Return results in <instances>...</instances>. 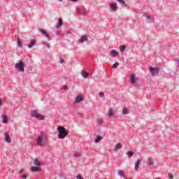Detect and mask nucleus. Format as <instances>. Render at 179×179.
<instances>
[{"label": "nucleus", "mask_w": 179, "mask_h": 179, "mask_svg": "<svg viewBox=\"0 0 179 179\" xmlns=\"http://www.w3.org/2000/svg\"><path fill=\"white\" fill-rule=\"evenodd\" d=\"M38 146H44L47 143V134L44 131H41V134L36 139Z\"/></svg>", "instance_id": "obj_1"}, {"label": "nucleus", "mask_w": 179, "mask_h": 179, "mask_svg": "<svg viewBox=\"0 0 179 179\" xmlns=\"http://www.w3.org/2000/svg\"><path fill=\"white\" fill-rule=\"evenodd\" d=\"M57 131L59 132V139H65V137L68 135V134H69V131H68V130L62 126H59L57 127Z\"/></svg>", "instance_id": "obj_2"}, {"label": "nucleus", "mask_w": 179, "mask_h": 179, "mask_svg": "<svg viewBox=\"0 0 179 179\" xmlns=\"http://www.w3.org/2000/svg\"><path fill=\"white\" fill-rule=\"evenodd\" d=\"M31 117L32 118H36V120H38L39 121H44L45 117L43 115L37 113V110H34L30 111Z\"/></svg>", "instance_id": "obj_3"}, {"label": "nucleus", "mask_w": 179, "mask_h": 179, "mask_svg": "<svg viewBox=\"0 0 179 179\" xmlns=\"http://www.w3.org/2000/svg\"><path fill=\"white\" fill-rule=\"evenodd\" d=\"M24 66H26V64L22 60H20L18 63L15 64V69L20 72H24Z\"/></svg>", "instance_id": "obj_4"}, {"label": "nucleus", "mask_w": 179, "mask_h": 179, "mask_svg": "<svg viewBox=\"0 0 179 179\" xmlns=\"http://www.w3.org/2000/svg\"><path fill=\"white\" fill-rule=\"evenodd\" d=\"M150 72L152 76L157 75L160 72V68L159 67H150Z\"/></svg>", "instance_id": "obj_5"}, {"label": "nucleus", "mask_w": 179, "mask_h": 179, "mask_svg": "<svg viewBox=\"0 0 179 179\" xmlns=\"http://www.w3.org/2000/svg\"><path fill=\"white\" fill-rule=\"evenodd\" d=\"M38 30L43 34V36L46 37L48 41L51 40V37H50V34L47 32V31L41 28H38Z\"/></svg>", "instance_id": "obj_6"}, {"label": "nucleus", "mask_w": 179, "mask_h": 179, "mask_svg": "<svg viewBox=\"0 0 179 179\" xmlns=\"http://www.w3.org/2000/svg\"><path fill=\"white\" fill-rule=\"evenodd\" d=\"M76 12L77 13H78V15H81L82 16H86V13L87 11L86 10V8H84L83 10L80 8H77Z\"/></svg>", "instance_id": "obj_7"}, {"label": "nucleus", "mask_w": 179, "mask_h": 179, "mask_svg": "<svg viewBox=\"0 0 179 179\" xmlns=\"http://www.w3.org/2000/svg\"><path fill=\"white\" fill-rule=\"evenodd\" d=\"M5 135V141L7 142V143H10L12 142V140L10 139V136H9V133L6 132L4 134Z\"/></svg>", "instance_id": "obj_8"}, {"label": "nucleus", "mask_w": 179, "mask_h": 179, "mask_svg": "<svg viewBox=\"0 0 179 179\" xmlns=\"http://www.w3.org/2000/svg\"><path fill=\"white\" fill-rule=\"evenodd\" d=\"M84 100L83 96L80 94L76 96V103H82V101Z\"/></svg>", "instance_id": "obj_9"}, {"label": "nucleus", "mask_w": 179, "mask_h": 179, "mask_svg": "<svg viewBox=\"0 0 179 179\" xmlns=\"http://www.w3.org/2000/svg\"><path fill=\"white\" fill-rule=\"evenodd\" d=\"M34 45H36V41H34V39H31L30 43L27 45L28 48H33Z\"/></svg>", "instance_id": "obj_10"}, {"label": "nucleus", "mask_w": 179, "mask_h": 179, "mask_svg": "<svg viewBox=\"0 0 179 179\" xmlns=\"http://www.w3.org/2000/svg\"><path fill=\"white\" fill-rule=\"evenodd\" d=\"M110 8L112 10L116 11V10H118V6H117V4H115V3H110Z\"/></svg>", "instance_id": "obj_11"}, {"label": "nucleus", "mask_w": 179, "mask_h": 179, "mask_svg": "<svg viewBox=\"0 0 179 179\" xmlns=\"http://www.w3.org/2000/svg\"><path fill=\"white\" fill-rule=\"evenodd\" d=\"M130 81L132 85L136 83V77H135V74H132L130 77Z\"/></svg>", "instance_id": "obj_12"}, {"label": "nucleus", "mask_w": 179, "mask_h": 179, "mask_svg": "<svg viewBox=\"0 0 179 179\" xmlns=\"http://www.w3.org/2000/svg\"><path fill=\"white\" fill-rule=\"evenodd\" d=\"M1 117L3 118V124H8L9 121V118L8 117V116L6 115H2Z\"/></svg>", "instance_id": "obj_13"}, {"label": "nucleus", "mask_w": 179, "mask_h": 179, "mask_svg": "<svg viewBox=\"0 0 179 179\" xmlns=\"http://www.w3.org/2000/svg\"><path fill=\"white\" fill-rule=\"evenodd\" d=\"M154 163H155V161L153 160V158L150 157L148 159V161H147L148 166H153Z\"/></svg>", "instance_id": "obj_14"}, {"label": "nucleus", "mask_w": 179, "mask_h": 179, "mask_svg": "<svg viewBox=\"0 0 179 179\" xmlns=\"http://www.w3.org/2000/svg\"><path fill=\"white\" fill-rule=\"evenodd\" d=\"M31 171H32V173H37L40 171V168L38 166H32L31 168Z\"/></svg>", "instance_id": "obj_15"}, {"label": "nucleus", "mask_w": 179, "mask_h": 179, "mask_svg": "<svg viewBox=\"0 0 179 179\" xmlns=\"http://www.w3.org/2000/svg\"><path fill=\"white\" fill-rule=\"evenodd\" d=\"M139 166H141V159H138L136 163H135V166H134V169L136 170H138L139 169Z\"/></svg>", "instance_id": "obj_16"}, {"label": "nucleus", "mask_w": 179, "mask_h": 179, "mask_svg": "<svg viewBox=\"0 0 179 179\" xmlns=\"http://www.w3.org/2000/svg\"><path fill=\"white\" fill-rule=\"evenodd\" d=\"M122 148V144L121 143H118L117 144L115 145V152H117L118 150L121 149Z\"/></svg>", "instance_id": "obj_17"}, {"label": "nucleus", "mask_w": 179, "mask_h": 179, "mask_svg": "<svg viewBox=\"0 0 179 179\" xmlns=\"http://www.w3.org/2000/svg\"><path fill=\"white\" fill-rule=\"evenodd\" d=\"M144 16L148 19V20H149V23H152V22H153V17H152V16L148 14H144Z\"/></svg>", "instance_id": "obj_18"}, {"label": "nucleus", "mask_w": 179, "mask_h": 179, "mask_svg": "<svg viewBox=\"0 0 179 179\" xmlns=\"http://www.w3.org/2000/svg\"><path fill=\"white\" fill-rule=\"evenodd\" d=\"M110 57H112V58H115V57H117V50H110Z\"/></svg>", "instance_id": "obj_19"}, {"label": "nucleus", "mask_w": 179, "mask_h": 179, "mask_svg": "<svg viewBox=\"0 0 179 179\" xmlns=\"http://www.w3.org/2000/svg\"><path fill=\"white\" fill-rule=\"evenodd\" d=\"M85 41H87V36L86 35H83L80 38V43H85Z\"/></svg>", "instance_id": "obj_20"}, {"label": "nucleus", "mask_w": 179, "mask_h": 179, "mask_svg": "<svg viewBox=\"0 0 179 179\" xmlns=\"http://www.w3.org/2000/svg\"><path fill=\"white\" fill-rule=\"evenodd\" d=\"M63 24L62 20H59L57 24L55 26L56 29H59Z\"/></svg>", "instance_id": "obj_21"}, {"label": "nucleus", "mask_w": 179, "mask_h": 179, "mask_svg": "<svg viewBox=\"0 0 179 179\" xmlns=\"http://www.w3.org/2000/svg\"><path fill=\"white\" fill-rule=\"evenodd\" d=\"M17 43L19 48H22L23 47V43H22V41L20 40V38H17Z\"/></svg>", "instance_id": "obj_22"}, {"label": "nucleus", "mask_w": 179, "mask_h": 179, "mask_svg": "<svg viewBox=\"0 0 179 179\" xmlns=\"http://www.w3.org/2000/svg\"><path fill=\"white\" fill-rule=\"evenodd\" d=\"M81 75H82L83 78L86 79L89 76V72H87V71H86V72L83 71V72H81Z\"/></svg>", "instance_id": "obj_23"}, {"label": "nucleus", "mask_w": 179, "mask_h": 179, "mask_svg": "<svg viewBox=\"0 0 179 179\" xmlns=\"http://www.w3.org/2000/svg\"><path fill=\"white\" fill-rule=\"evenodd\" d=\"M73 156H74V157L79 159V158L82 157V152H75Z\"/></svg>", "instance_id": "obj_24"}, {"label": "nucleus", "mask_w": 179, "mask_h": 179, "mask_svg": "<svg viewBox=\"0 0 179 179\" xmlns=\"http://www.w3.org/2000/svg\"><path fill=\"white\" fill-rule=\"evenodd\" d=\"M101 139H103V138H101V136H96L94 140L95 143H99V142H100V141H101Z\"/></svg>", "instance_id": "obj_25"}, {"label": "nucleus", "mask_w": 179, "mask_h": 179, "mask_svg": "<svg viewBox=\"0 0 179 179\" xmlns=\"http://www.w3.org/2000/svg\"><path fill=\"white\" fill-rule=\"evenodd\" d=\"M127 155L128 157H132V156H134V152L129 150V151H127Z\"/></svg>", "instance_id": "obj_26"}, {"label": "nucleus", "mask_w": 179, "mask_h": 179, "mask_svg": "<svg viewBox=\"0 0 179 179\" xmlns=\"http://www.w3.org/2000/svg\"><path fill=\"white\" fill-rule=\"evenodd\" d=\"M35 167H40V162L38 159H36L34 161Z\"/></svg>", "instance_id": "obj_27"}, {"label": "nucleus", "mask_w": 179, "mask_h": 179, "mask_svg": "<svg viewBox=\"0 0 179 179\" xmlns=\"http://www.w3.org/2000/svg\"><path fill=\"white\" fill-rule=\"evenodd\" d=\"M114 115V110L110 109L108 112V117H113Z\"/></svg>", "instance_id": "obj_28"}, {"label": "nucleus", "mask_w": 179, "mask_h": 179, "mask_svg": "<svg viewBox=\"0 0 179 179\" xmlns=\"http://www.w3.org/2000/svg\"><path fill=\"white\" fill-rule=\"evenodd\" d=\"M125 48H127V46L120 45V52H123L124 51H125Z\"/></svg>", "instance_id": "obj_29"}, {"label": "nucleus", "mask_w": 179, "mask_h": 179, "mask_svg": "<svg viewBox=\"0 0 179 179\" xmlns=\"http://www.w3.org/2000/svg\"><path fill=\"white\" fill-rule=\"evenodd\" d=\"M118 174L121 176V177H125V173H124V171H121L120 170L118 172Z\"/></svg>", "instance_id": "obj_30"}, {"label": "nucleus", "mask_w": 179, "mask_h": 179, "mask_svg": "<svg viewBox=\"0 0 179 179\" xmlns=\"http://www.w3.org/2000/svg\"><path fill=\"white\" fill-rule=\"evenodd\" d=\"M129 113V110H128V108H125L122 110V114L127 115Z\"/></svg>", "instance_id": "obj_31"}, {"label": "nucleus", "mask_w": 179, "mask_h": 179, "mask_svg": "<svg viewBox=\"0 0 179 179\" xmlns=\"http://www.w3.org/2000/svg\"><path fill=\"white\" fill-rule=\"evenodd\" d=\"M120 65V63L118 62H115L112 68H113V69H115L117 68V66H118Z\"/></svg>", "instance_id": "obj_32"}, {"label": "nucleus", "mask_w": 179, "mask_h": 179, "mask_svg": "<svg viewBox=\"0 0 179 179\" xmlns=\"http://www.w3.org/2000/svg\"><path fill=\"white\" fill-rule=\"evenodd\" d=\"M97 124L98 125H101V124H103V119H98Z\"/></svg>", "instance_id": "obj_33"}, {"label": "nucleus", "mask_w": 179, "mask_h": 179, "mask_svg": "<svg viewBox=\"0 0 179 179\" xmlns=\"http://www.w3.org/2000/svg\"><path fill=\"white\" fill-rule=\"evenodd\" d=\"M59 176L62 178V177L65 176V173L63 172L62 171H60Z\"/></svg>", "instance_id": "obj_34"}, {"label": "nucleus", "mask_w": 179, "mask_h": 179, "mask_svg": "<svg viewBox=\"0 0 179 179\" xmlns=\"http://www.w3.org/2000/svg\"><path fill=\"white\" fill-rule=\"evenodd\" d=\"M44 47H47L48 48H50V43L47 42H43Z\"/></svg>", "instance_id": "obj_35"}, {"label": "nucleus", "mask_w": 179, "mask_h": 179, "mask_svg": "<svg viewBox=\"0 0 179 179\" xmlns=\"http://www.w3.org/2000/svg\"><path fill=\"white\" fill-rule=\"evenodd\" d=\"M61 90H68V86L64 85L62 87L60 88Z\"/></svg>", "instance_id": "obj_36"}, {"label": "nucleus", "mask_w": 179, "mask_h": 179, "mask_svg": "<svg viewBox=\"0 0 179 179\" xmlns=\"http://www.w3.org/2000/svg\"><path fill=\"white\" fill-rule=\"evenodd\" d=\"M116 1L122 5H124V3H125V1L124 0H116Z\"/></svg>", "instance_id": "obj_37"}, {"label": "nucleus", "mask_w": 179, "mask_h": 179, "mask_svg": "<svg viewBox=\"0 0 179 179\" xmlns=\"http://www.w3.org/2000/svg\"><path fill=\"white\" fill-rule=\"evenodd\" d=\"M99 96L101 98L104 97V92H99Z\"/></svg>", "instance_id": "obj_38"}, {"label": "nucleus", "mask_w": 179, "mask_h": 179, "mask_svg": "<svg viewBox=\"0 0 179 179\" xmlns=\"http://www.w3.org/2000/svg\"><path fill=\"white\" fill-rule=\"evenodd\" d=\"M59 62L60 64H64V62H65V60L63 58H59Z\"/></svg>", "instance_id": "obj_39"}, {"label": "nucleus", "mask_w": 179, "mask_h": 179, "mask_svg": "<svg viewBox=\"0 0 179 179\" xmlns=\"http://www.w3.org/2000/svg\"><path fill=\"white\" fill-rule=\"evenodd\" d=\"M168 177H169V179H173V176L171 173H169Z\"/></svg>", "instance_id": "obj_40"}, {"label": "nucleus", "mask_w": 179, "mask_h": 179, "mask_svg": "<svg viewBox=\"0 0 179 179\" xmlns=\"http://www.w3.org/2000/svg\"><path fill=\"white\" fill-rule=\"evenodd\" d=\"M76 178H77V179H83V177H82L81 175H77V176H76Z\"/></svg>", "instance_id": "obj_41"}, {"label": "nucleus", "mask_w": 179, "mask_h": 179, "mask_svg": "<svg viewBox=\"0 0 179 179\" xmlns=\"http://www.w3.org/2000/svg\"><path fill=\"white\" fill-rule=\"evenodd\" d=\"M21 178H22V179H26V178H27V176H26V175H24V174L21 175Z\"/></svg>", "instance_id": "obj_42"}, {"label": "nucleus", "mask_w": 179, "mask_h": 179, "mask_svg": "<svg viewBox=\"0 0 179 179\" xmlns=\"http://www.w3.org/2000/svg\"><path fill=\"white\" fill-rule=\"evenodd\" d=\"M123 6H124V8H129V5L127 4L125 2L124 3H123Z\"/></svg>", "instance_id": "obj_43"}, {"label": "nucleus", "mask_w": 179, "mask_h": 179, "mask_svg": "<svg viewBox=\"0 0 179 179\" xmlns=\"http://www.w3.org/2000/svg\"><path fill=\"white\" fill-rule=\"evenodd\" d=\"M77 114L79 115V117H82V113L80 112H78Z\"/></svg>", "instance_id": "obj_44"}, {"label": "nucleus", "mask_w": 179, "mask_h": 179, "mask_svg": "<svg viewBox=\"0 0 179 179\" xmlns=\"http://www.w3.org/2000/svg\"><path fill=\"white\" fill-rule=\"evenodd\" d=\"M71 2H78V0H70Z\"/></svg>", "instance_id": "obj_45"}, {"label": "nucleus", "mask_w": 179, "mask_h": 179, "mask_svg": "<svg viewBox=\"0 0 179 179\" xmlns=\"http://www.w3.org/2000/svg\"><path fill=\"white\" fill-rule=\"evenodd\" d=\"M23 173V169L20 171V174H22Z\"/></svg>", "instance_id": "obj_46"}, {"label": "nucleus", "mask_w": 179, "mask_h": 179, "mask_svg": "<svg viewBox=\"0 0 179 179\" xmlns=\"http://www.w3.org/2000/svg\"><path fill=\"white\" fill-rule=\"evenodd\" d=\"M0 106H2V99L0 98Z\"/></svg>", "instance_id": "obj_47"}, {"label": "nucleus", "mask_w": 179, "mask_h": 179, "mask_svg": "<svg viewBox=\"0 0 179 179\" xmlns=\"http://www.w3.org/2000/svg\"><path fill=\"white\" fill-rule=\"evenodd\" d=\"M67 34H71V31H68Z\"/></svg>", "instance_id": "obj_48"}, {"label": "nucleus", "mask_w": 179, "mask_h": 179, "mask_svg": "<svg viewBox=\"0 0 179 179\" xmlns=\"http://www.w3.org/2000/svg\"><path fill=\"white\" fill-rule=\"evenodd\" d=\"M56 34L58 36L59 35V32H57Z\"/></svg>", "instance_id": "obj_49"}, {"label": "nucleus", "mask_w": 179, "mask_h": 179, "mask_svg": "<svg viewBox=\"0 0 179 179\" xmlns=\"http://www.w3.org/2000/svg\"><path fill=\"white\" fill-rule=\"evenodd\" d=\"M124 179H132V178H127L126 177H124Z\"/></svg>", "instance_id": "obj_50"}, {"label": "nucleus", "mask_w": 179, "mask_h": 179, "mask_svg": "<svg viewBox=\"0 0 179 179\" xmlns=\"http://www.w3.org/2000/svg\"><path fill=\"white\" fill-rule=\"evenodd\" d=\"M58 1H59V2H62L63 0H58Z\"/></svg>", "instance_id": "obj_51"}]
</instances>
